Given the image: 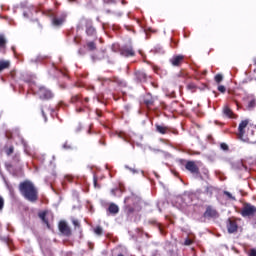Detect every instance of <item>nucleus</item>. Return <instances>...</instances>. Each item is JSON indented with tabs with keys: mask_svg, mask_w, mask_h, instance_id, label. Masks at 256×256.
I'll use <instances>...</instances> for the list:
<instances>
[{
	"mask_svg": "<svg viewBox=\"0 0 256 256\" xmlns=\"http://www.w3.org/2000/svg\"><path fill=\"white\" fill-rule=\"evenodd\" d=\"M124 213L128 217H131V215H135V213L141 211V206L139 205V199L135 196H128L124 199Z\"/></svg>",
	"mask_w": 256,
	"mask_h": 256,
	"instance_id": "nucleus-2",
	"label": "nucleus"
},
{
	"mask_svg": "<svg viewBox=\"0 0 256 256\" xmlns=\"http://www.w3.org/2000/svg\"><path fill=\"white\" fill-rule=\"evenodd\" d=\"M218 91L220 93H225L227 91V88H225V86H223V85H219L218 86Z\"/></svg>",
	"mask_w": 256,
	"mask_h": 256,
	"instance_id": "nucleus-38",
	"label": "nucleus"
},
{
	"mask_svg": "<svg viewBox=\"0 0 256 256\" xmlns=\"http://www.w3.org/2000/svg\"><path fill=\"white\" fill-rule=\"evenodd\" d=\"M248 125H249V119L242 120L239 123L237 139H239L240 141H247V139H245V129H247Z\"/></svg>",
	"mask_w": 256,
	"mask_h": 256,
	"instance_id": "nucleus-5",
	"label": "nucleus"
},
{
	"mask_svg": "<svg viewBox=\"0 0 256 256\" xmlns=\"http://www.w3.org/2000/svg\"><path fill=\"white\" fill-rule=\"evenodd\" d=\"M67 12H60L51 16V23L53 27H61L67 21Z\"/></svg>",
	"mask_w": 256,
	"mask_h": 256,
	"instance_id": "nucleus-4",
	"label": "nucleus"
},
{
	"mask_svg": "<svg viewBox=\"0 0 256 256\" xmlns=\"http://www.w3.org/2000/svg\"><path fill=\"white\" fill-rule=\"evenodd\" d=\"M84 103H89V97L84 98Z\"/></svg>",
	"mask_w": 256,
	"mask_h": 256,
	"instance_id": "nucleus-48",
	"label": "nucleus"
},
{
	"mask_svg": "<svg viewBox=\"0 0 256 256\" xmlns=\"http://www.w3.org/2000/svg\"><path fill=\"white\" fill-rule=\"evenodd\" d=\"M120 54L122 57H135V50L133 49V46H123L120 49Z\"/></svg>",
	"mask_w": 256,
	"mask_h": 256,
	"instance_id": "nucleus-11",
	"label": "nucleus"
},
{
	"mask_svg": "<svg viewBox=\"0 0 256 256\" xmlns=\"http://www.w3.org/2000/svg\"><path fill=\"white\" fill-rule=\"evenodd\" d=\"M158 225V229H159V231H160V233H163V228H161V224H157Z\"/></svg>",
	"mask_w": 256,
	"mask_h": 256,
	"instance_id": "nucleus-45",
	"label": "nucleus"
},
{
	"mask_svg": "<svg viewBox=\"0 0 256 256\" xmlns=\"http://www.w3.org/2000/svg\"><path fill=\"white\" fill-rule=\"evenodd\" d=\"M4 150H5L6 155H8V157H9L10 155H13V153L15 152V147H13V146H10V147L5 146Z\"/></svg>",
	"mask_w": 256,
	"mask_h": 256,
	"instance_id": "nucleus-24",
	"label": "nucleus"
},
{
	"mask_svg": "<svg viewBox=\"0 0 256 256\" xmlns=\"http://www.w3.org/2000/svg\"><path fill=\"white\" fill-rule=\"evenodd\" d=\"M205 219H217L219 212H217L213 206H207L206 211L203 213Z\"/></svg>",
	"mask_w": 256,
	"mask_h": 256,
	"instance_id": "nucleus-9",
	"label": "nucleus"
},
{
	"mask_svg": "<svg viewBox=\"0 0 256 256\" xmlns=\"http://www.w3.org/2000/svg\"><path fill=\"white\" fill-rule=\"evenodd\" d=\"M134 75L140 83H145V81H147V73L144 70H136Z\"/></svg>",
	"mask_w": 256,
	"mask_h": 256,
	"instance_id": "nucleus-16",
	"label": "nucleus"
},
{
	"mask_svg": "<svg viewBox=\"0 0 256 256\" xmlns=\"http://www.w3.org/2000/svg\"><path fill=\"white\" fill-rule=\"evenodd\" d=\"M156 132L160 133V135H167V133H171V127L161 125V124H155Z\"/></svg>",
	"mask_w": 256,
	"mask_h": 256,
	"instance_id": "nucleus-15",
	"label": "nucleus"
},
{
	"mask_svg": "<svg viewBox=\"0 0 256 256\" xmlns=\"http://www.w3.org/2000/svg\"><path fill=\"white\" fill-rule=\"evenodd\" d=\"M87 48L89 49V51H95V49H97V45L95 44V42H88Z\"/></svg>",
	"mask_w": 256,
	"mask_h": 256,
	"instance_id": "nucleus-26",
	"label": "nucleus"
},
{
	"mask_svg": "<svg viewBox=\"0 0 256 256\" xmlns=\"http://www.w3.org/2000/svg\"><path fill=\"white\" fill-rule=\"evenodd\" d=\"M63 149H66V150L73 149V144L70 143L69 141H66V142L63 144Z\"/></svg>",
	"mask_w": 256,
	"mask_h": 256,
	"instance_id": "nucleus-31",
	"label": "nucleus"
},
{
	"mask_svg": "<svg viewBox=\"0 0 256 256\" xmlns=\"http://www.w3.org/2000/svg\"><path fill=\"white\" fill-rule=\"evenodd\" d=\"M98 117H101L102 113L100 111H96Z\"/></svg>",
	"mask_w": 256,
	"mask_h": 256,
	"instance_id": "nucleus-49",
	"label": "nucleus"
},
{
	"mask_svg": "<svg viewBox=\"0 0 256 256\" xmlns=\"http://www.w3.org/2000/svg\"><path fill=\"white\" fill-rule=\"evenodd\" d=\"M220 148L222 149V151H229V145H227V143L222 142L220 144Z\"/></svg>",
	"mask_w": 256,
	"mask_h": 256,
	"instance_id": "nucleus-33",
	"label": "nucleus"
},
{
	"mask_svg": "<svg viewBox=\"0 0 256 256\" xmlns=\"http://www.w3.org/2000/svg\"><path fill=\"white\" fill-rule=\"evenodd\" d=\"M18 189L22 197L30 203H36L39 200V191L33 182L25 180L19 184Z\"/></svg>",
	"mask_w": 256,
	"mask_h": 256,
	"instance_id": "nucleus-1",
	"label": "nucleus"
},
{
	"mask_svg": "<svg viewBox=\"0 0 256 256\" xmlns=\"http://www.w3.org/2000/svg\"><path fill=\"white\" fill-rule=\"evenodd\" d=\"M72 223L74 227H76L77 229H81V224L79 223V220H73Z\"/></svg>",
	"mask_w": 256,
	"mask_h": 256,
	"instance_id": "nucleus-36",
	"label": "nucleus"
},
{
	"mask_svg": "<svg viewBox=\"0 0 256 256\" xmlns=\"http://www.w3.org/2000/svg\"><path fill=\"white\" fill-rule=\"evenodd\" d=\"M70 3H75L77 0H68Z\"/></svg>",
	"mask_w": 256,
	"mask_h": 256,
	"instance_id": "nucleus-50",
	"label": "nucleus"
},
{
	"mask_svg": "<svg viewBox=\"0 0 256 256\" xmlns=\"http://www.w3.org/2000/svg\"><path fill=\"white\" fill-rule=\"evenodd\" d=\"M104 3H113V0H103Z\"/></svg>",
	"mask_w": 256,
	"mask_h": 256,
	"instance_id": "nucleus-47",
	"label": "nucleus"
},
{
	"mask_svg": "<svg viewBox=\"0 0 256 256\" xmlns=\"http://www.w3.org/2000/svg\"><path fill=\"white\" fill-rule=\"evenodd\" d=\"M255 213L256 207L249 203H245L243 209L241 210L242 217H251L255 215Z\"/></svg>",
	"mask_w": 256,
	"mask_h": 256,
	"instance_id": "nucleus-6",
	"label": "nucleus"
},
{
	"mask_svg": "<svg viewBox=\"0 0 256 256\" xmlns=\"http://www.w3.org/2000/svg\"><path fill=\"white\" fill-rule=\"evenodd\" d=\"M108 212L111 215H117V213H119V206H117V204H115V203H110V205L108 207Z\"/></svg>",
	"mask_w": 256,
	"mask_h": 256,
	"instance_id": "nucleus-20",
	"label": "nucleus"
},
{
	"mask_svg": "<svg viewBox=\"0 0 256 256\" xmlns=\"http://www.w3.org/2000/svg\"><path fill=\"white\" fill-rule=\"evenodd\" d=\"M170 63L173 67H181V65L185 63V55H182V54L174 55L170 59Z\"/></svg>",
	"mask_w": 256,
	"mask_h": 256,
	"instance_id": "nucleus-10",
	"label": "nucleus"
},
{
	"mask_svg": "<svg viewBox=\"0 0 256 256\" xmlns=\"http://www.w3.org/2000/svg\"><path fill=\"white\" fill-rule=\"evenodd\" d=\"M9 67H11V62L5 60L0 61V73L4 71V69H9Z\"/></svg>",
	"mask_w": 256,
	"mask_h": 256,
	"instance_id": "nucleus-21",
	"label": "nucleus"
},
{
	"mask_svg": "<svg viewBox=\"0 0 256 256\" xmlns=\"http://www.w3.org/2000/svg\"><path fill=\"white\" fill-rule=\"evenodd\" d=\"M83 107L89 108V106L87 104H83Z\"/></svg>",
	"mask_w": 256,
	"mask_h": 256,
	"instance_id": "nucleus-51",
	"label": "nucleus"
},
{
	"mask_svg": "<svg viewBox=\"0 0 256 256\" xmlns=\"http://www.w3.org/2000/svg\"><path fill=\"white\" fill-rule=\"evenodd\" d=\"M94 233H95V235H98V236L103 235V228L101 226H96L94 228Z\"/></svg>",
	"mask_w": 256,
	"mask_h": 256,
	"instance_id": "nucleus-25",
	"label": "nucleus"
},
{
	"mask_svg": "<svg viewBox=\"0 0 256 256\" xmlns=\"http://www.w3.org/2000/svg\"><path fill=\"white\" fill-rule=\"evenodd\" d=\"M126 169H129V171L133 173H137V170L135 168H130L129 166H126Z\"/></svg>",
	"mask_w": 256,
	"mask_h": 256,
	"instance_id": "nucleus-42",
	"label": "nucleus"
},
{
	"mask_svg": "<svg viewBox=\"0 0 256 256\" xmlns=\"http://www.w3.org/2000/svg\"><path fill=\"white\" fill-rule=\"evenodd\" d=\"M113 81H114L115 83H121V80H119L117 77H114V78H113Z\"/></svg>",
	"mask_w": 256,
	"mask_h": 256,
	"instance_id": "nucleus-44",
	"label": "nucleus"
},
{
	"mask_svg": "<svg viewBox=\"0 0 256 256\" xmlns=\"http://www.w3.org/2000/svg\"><path fill=\"white\" fill-rule=\"evenodd\" d=\"M205 193L210 196L213 195V186H207L205 189Z\"/></svg>",
	"mask_w": 256,
	"mask_h": 256,
	"instance_id": "nucleus-32",
	"label": "nucleus"
},
{
	"mask_svg": "<svg viewBox=\"0 0 256 256\" xmlns=\"http://www.w3.org/2000/svg\"><path fill=\"white\" fill-rule=\"evenodd\" d=\"M255 107H256V100L255 99L250 100L248 103V109L249 110L255 109Z\"/></svg>",
	"mask_w": 256,
	"mask_h": 256,
	"instance_id": "nucleus-30",
	"label": "nucleus"
},
{
	"mask_svg": "<svg viewBox=\"0 0 256 256\" xmlns=\"http://www.w3.org/2000/svg\"><path fill=\"white\" fill-rule=\"evenodd\" d=\"M70 103H82L83 105V100H81V96L79 94H76L71 97Z\"/></svg>",
	"mask_w": 256,
	"mask_h": 256,
	"instance_id": "nucleus-23",
	"label": "nucleus"
},
{
	"mask_svg": "<svg viewBox=\"0 0 256 256\" xmlns=\"http://www.w3.org/2000/svg\"><path fill=\"white\" fill-rule=\"evenodd\" d=\"M42 117H44V121H47V116L45 115V110L41 108Z\"/></svg>",
	"mask_w": 256,
	"mask_h": 256,
	"instance_id": "nucleus-41",
	"label": "nucleus"
},
{
	"mask_svg": "<svg viewBox=\"0 0 256 256\" xmlns=\"http://www.w3.org/2000/svg\"><path fill=\"white\" fill-rule=\"evenodd\" d=\"M143 103L147 107V109H151V107L155 105V98L151 94H146L143 97Z\"/></svg>",
	"mask_w": 256,
	"mask_h": 256,
	"instance_id": "nucleus-14",
	"label": "nucleus"
},
{
	"mask_svg": "<svg viewBox=\"0 0 256 256\" xmlns=\"http://www.w3.org/2000/svg\"><path fill=\"white\" fill-rule=\"evenodd\" d=\"M249 256H256V249H250Z\"/></svg>",
	"mask_w": 256,
	"mask_h": 256,
	"instance_id": "nucleus-40",
	"label": "nucleus"
},
{
	"mask_svg": "<svg viewBox=\"0 0 256 256\" xmlns=\"http://www.w3.org/2000/svg\"><path fill=\"white\" fill-rule=\"evenodd\" d=\"M252 143H256V140H251Z\"/></svg>",
	"mask_w": 256,
	"mask_h": 256,
	"instance_id": "nucleus-52",
	"label": "nucleus"
},
{
	"mask_svg": "<svg viewBox=\"0 0 256 256\" xmlns=\"http://www.w3.org/2000/svg\"><path fill=\"white\" fill-rule=\"evenodd\" d=\"M58 229L62 235H66V237H69L71 235V228H69V225H67V222L60 221L58 225Z\"/></svg>",
	"mask_w": 256,
	"mask_h": 256,
	"instance_id": "nucleus-12",
	"label": "nucleus"
},
{
	"mask_svg": "<svg viewBox=\"0 0 256 256\" xmlns=\"http://www.w3.org/2000/svg\"><path fill=\"white\" fill-rule=\"evenodd\" d=\"M224 195H226V197L228 199H230V201H236L237 199L235 198V196H233V194H231L229 191H224Z\"/></svg>",
	"mask_w": 256,
	"mask_h": 256,
	"instance_id": "nucleus-29",
	"label": "nucleus"
},
{
	"mask_svg": "<svg viewBox=\"0 0 256 256\" xmlns=\"http://www.w3.org/2000/svg\"><path fill=\"white\" fill-rule=\"evenodd\" d=\"M185 169L189 171L192 175H200L199 166H197V163L195 161H187L185 164Z\"/></svg>",
	"mask_w": 256,
	"mask_h": 256,
	"instance_id": "nucleus-7",
	"label": "nucleus"
},
{
	"mask_svg": "<svg viewBox=\"0 0 256 256\" xmlns=\"http://www.w3.org/2000/svg\"><path fill=\"white\" fill-rule=\"evenodd\" d=\"M7 49V37L4 34H0V51H6Z\"/></svg>",
	"mask_w": 256,
	"mask_h": 256,
	"instance_id": "nucleus-19",
	"label": "nucleus"
},
{
	"mask_svg": "<svg viewBox=\"0 0 256 256\" xmlns=\"http://www.w3.org/2000/svg\"><path fill=\"white\" fill-rule=\"evenodd\" d=\"M223 114L225 115V117H228V119H237V115L233 113V110H231L229 106L223 107Z\"/></svg>",
	"mask_w": 256,
	"mask_h": 256,
	"instance_id": "nucleus-17",
	"label": "nucleus"
},
{
	"mask_svg": "<svg viewBox=\"0 0 256 256\" xmlns=\"http://www.w3.org/2000/svg\"><path fill=\"white\" fill-rule=\"evenodd\" d=\"M38 217L41 219L42 223L46 225L48 229H51V224H49V218H47V211L40 212Z\"/></svg>",
	"mask_w": 256,
	"mask_h": 256,
	"instance_id": "nucleus-18",
	"label": "nucleus"
},
{
	"mask_svg": "<svg viewBox=\"0 0 256 256\" xmlns=\"http://www.w3.org/2000/svg\"><path fill=\"white\" fill-rule=\"evenodd\" d=\"M227 231L230 234L237 233L239 229V225L237 224V220L233 218H228L226 222Z\"/></svg>",
	"mask_w": 256,
	"mask_h": 256,
	"instance_id": "nucleus-8",
	"label": "nucleus"
},
{
	"mask_svg": "<svg viewBox=\"0 0 256 256\" xmlns=\"http://www.w3.org/2000/svg\"><path fill=\"white\" fill-rule=\"evenodd\" d=\"M85 109L83 107L76 108V113H84Z\"/></svg>",
	"mask_w": 256,
	"mask_h": 256,
	"instance_id": "nucleus-39",
	"label": "nucleus"
},
{
	"mask_svg": "<svg viewBox=\"0 0 256 256\" xmlns=\"http://www.w3.org/2000/svg\"><path fill=\"white\" fill-rule=\"evenodd\" d=\"M85 23L86 35H88L89 37H95V35H97V30L95 29V27H93V23L89 20H86Z\"/></svg>",
	"mask_w": 256,
	"mask_h": 256,
	"instance_id": "nucleus-13",
	"label": "nucleus"
},
{
	"mask_svg": "<svg viewBox=\"0 0 256 256\" xmlns=\"http://www.w3.org/2000/svg\"><path fill=\"white\" fill-rule=\"evenodd\" d=\"M66 181H69V183H71V181H73V177L72 176H66Z\"/></svg>",
	"mask_w": 256,
	"mask_h": 256,
	"instance_id": "nucleus-43",
	"label": "nucleus"
},
{
	"mask_svg": "<svg viewBox=\"0 0 256 256\" xmlns=\"http://www.w3.org/2000/svg\"><path fill=\"white\" fill-rule=\"evenodd\" d=\"M111 194L114 196V197H121V195L123 194V190L119 187H116V188H113L111 190Z\"/></svg>",
	"mask_w": 256,
	"mask_h": 256,
	"instance_id": "nucleus-22",
	"label": "nucleus"
},
{
	"mask_svg": "<svg viewBox=\"0 0 256 256\" xmlns=\"http://www.w3.org/2000/svg\"><path fill=\"white\" fill-rule=\"evenodd\" d=\"M35 95H37V97L41 99V101H51V99L55 97L53 91L45 86H40L35 92Z\"/></svg>",
	"mask_w": 256,
	"mask_h": 256,
	"instance_id": "nucleus-3",
	"label": "nucleus"
},
{
	"mask_svg": "<svg viewBox=\"0 0 256 256\" xmlns=\"http://www.w3.org/2000/svg\"><path fill=\"white\" fill-rule=\"evenodd\" d=\"M184 245L186 246L193 245V240H191V238H186L184 241Z\"/></svg>",
	"mask_w": 256,
	"mask_h": 256,
	"instance_id": "nucleus-37",
	"label": "nucleus"
},
{
	"mask_svg": "<svg viewBox=\"0 0 256 256\" xmlns=\"http://www.w3.org/2000/svg\"><path fill=\"white\" fill-rule=\"evenodd\" d=\"M214 81L219 85L221 81H223V75L222 74H216L214 77Z\"/></svg>",
	"mask_w": 256,
	"mask_h": 256,
	"instance_id": "nucleus-27",
	"label": "nucleus"
},
{
	"mask_svg": "<svg viewBox=\"0 0 256 256\" xmlns=\"http://www.w3.org/2000/svg\"><path fill=\"white\" fill-rule=\"evenodd\" d=\"M186 87H187L188 91H195L197 89V85H195V83H193V82L187 84Z\"/></svg>",
	"mask_w": 256,
	"mask_h": 256,
	"instance_id": "nucleus-28",
	"label": "nucleus"
},
{
	"mask_svg": "<svg viewBox=\"0 0 256 256\" xmlns=\"http://www.w3.org/2000/svg\"><path fill=\"white\" fill-rule=\"evenodd\" d=\"M93 183H94L95 189H101V186L97 183V177L95 176L93 178Z\"/></svg>",
	"mask_w": 256,
	"mask_h": 256,
	"instance_id": "nucleus-35",
	"label": "nucleus"
},
{
	"mask_svg": "<svg viewBox=\"0 0 256 256\" xmlns=\"http://www.w3.org/2000/svg\"><path fill=\"white\" fill-rule=\"evenodd\" d=\"M149 223H151L152 225H155V223H157V220H150Z\"/></svg>",
	"mask_w": 256,
	"mask_h": 256,
	"instance_id": "nucleus-46",
	"label": "nucleus"
},
{
	"mask_svg": "<svg viewBox=\"0 0 256 256\" xmlns=\"http://www.w3.org/2000/svg\"><path fill=\"white\" fill-rule=\"evenodd\" d=\"M255 65H256V60H255V63H254Z\"/></svg>",
	"mask_w": 256,
	"mask_h": 256,
	"instance_id": "nucleus-53",
	"label": "nucleus"
},
{
	"mask_svg": "<svg viewBox=\"0 0 256 256\" xmlns=\"http://www.w3.org/2000/svg\"><path fill=\"white\" fill-rule=\"evenodd\" d=\"M4 207H5V199H3L2 196H0V211H3Z\"/></svg>",
	"mask_w": 256,
	"mask_h": 256,
	"instance_id": "nucleus-34",
	"label": "nucleus"
}]
</instances>
